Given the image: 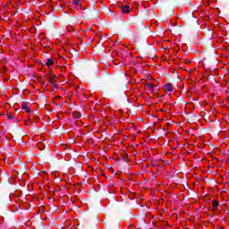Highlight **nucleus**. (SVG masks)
<instances>
[{
	"mask_svg": "<svg viewBox=\"0 0 229 229\" xmlns=\"http://www.w3.org/2000/svg\"><path fill=\"white\" fill-rule=\"evenodd\" d=\"M49 81L50 83H55V77H50Z\"/></svg>",
	"mask_w": 229,
	"mask_h": 229,
	"instance_id": "9d476101",
	"label": "nucleus"
},
{
	"mask_svg": "<svg viewBox=\"0 0 229 229\" xmlns=\"http://www.w3.org/2000/svg\"><path fill=\"white\" fill-rule=\"evenodd\" d=\"M21 109L27 112V114H30V112H31V109L29 108L27 102L21 103Z\"/></svg>",
	"mask_w": 229,
	"mask_h": 229,
	"instance_id": "f03ea898",
	"label": "nucleus"
},
{
	"mask_svg": "<svg viewBox=\"0 0 229 229\" xmlns=\"http://www.w3.org/2000/svg\"><path fill=\"white\" fill-rule=\"evenodd\" d=\"M7 117H8V119H13V116H12L10 114H8Z\"/></svg>",
	"mask_w": 229,
	"mask_h": 229,
	"instance_id": "9b49d317",
	"label": "nucleus"
},
{
	"mask_svg": "<svg viewBox=\"0 0 229 229\" xmlns=\"http://www.w3.org/2000/svg\"><path fill=\"white\" fill-rule=\"evenodd\" d=\"M72 117H73V119H80V117H81V113H80L78 111H74L72 113Z\"/></svg>",
	"mask_w": 229,
	"mask_h": 229,
	"instance_id": "39448f33",
	"label": "nucleus"
},
{
	"mask_svg": "<svg viewBox=\"0 0 229 229\" xmlns=\"http://www.w3.org/2000/svg\"><path fill=\"white\" fill-rule=\"evenodd\" d=\"M173 84L172 83H167L165 85V92H173Z\"/></svg>",
	"mask_w": 229,
	"mask_h": 229,
	"instance_id": "7ed1b4c3",
	"label": "nucleus"
},
{
	"mask_svg": "<svg viewBox=\"0 0 229 229\" xmlns=\"http://www.w3.org/2000/svg\"><path fill=\"white\" fill-rule=\"evenodd\" d=\"M145 89L146 90H148V92H155V86L153 85V83H147L145 85Z\"/></svg>",
	"mask_w": 229,
	"mask_h": 229,
	"instance_id": "f257e3e1",
	"label": "nucleus"
},
{
	"mask_svg": "<svg viewBox=\"0 0 229 229\" xmlns=\"http://www.w3.org/2000/svg\"><path fill=\"white\" fill-rule=\"evenodd\" d=\"M53 65H55V61H53V59H47L46 66L50 68L53 67Z\"/></svg>",
	"mask_w": 229,
	"mask_h": 229,
	"instance_id": "20e7f679",
	"label": "nucleus"
},
{
	"mask_svg": "<svg viewBox=\"0 0 229 229\" xmlns=\"http://www.w3.org/2000/svg\"><path fill=\"white\" fill-rule=\"evenodd\" d=\"M40 146H42V143L41 142L38 143V148H40Z\"/></svg>",
	"mask_w": 229,
	"mask_h": 229,
	"instance_id": "f8f14e48",
	"label": "nucleus"
},
{
	"mask_svg": "<svg viewBox=\"0 0 229 229\" xmlns=\"http://www.w3.org/2000/svg\"><path fill=\"white\" fill-rule=\"evenodd\" d=\"M212 206H213V209L214 210H217V208H219V201H217V200H213L212 201Z\"/></svg>",
	"mask_w": 229,
	"mask_h": 229,
	"instance_id": "423d86ee",
	"label": "nucleus"
},
{
	"mask_svg": "<svg viewBox=\"0 0 229 229\" xmlns=\"http://www.w3.org/2000/svg\"><path fill=\"white\" fill-rule=\"evenodd\" d=\"M74 4H77V5H80V4H81V1H80V0H75V1H74Z\"/></svg>",
	"mask_w": 229,
	"mask_h": 229,
	"instance_id": "1a4fd4ad",
	"label": "nucleus"
},
{
	"mask_svg": "<svg viewBox=\"0 0 229 229\" xmlns=\"http://www.w3.org/2000/svg\"><path fill=\"white\" fill-rule=\"evenodd\" d=\"M18 174H19V172L13 170L12 172V178H13V180H15L17 178Z\"/></svg>",
	"mask_w": 229,
	"mask_h": 229,
	"instance_id": "6e6552de",
	"label": "nucleus"
},
{
	"mask_svg": "<svg viewBox=\"0 0 229 229\" xmlns=\"http://www.w3.org/2000/svg\"><path fill=\"white\" fill-rule=\"evenodd\" d=\"M122 12H123V13H130V6L128 5H124L122 7Z\"/></svg>",
	"mask_w": 229,
	"mask_h": 229,
	"instance_id": "0eeeda50",
	"label": "nucleus"
}]
</instances>
